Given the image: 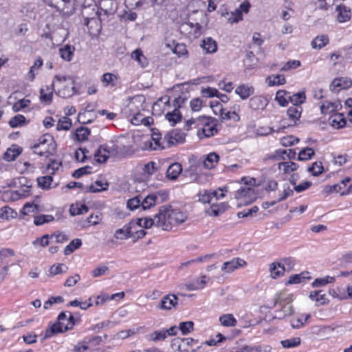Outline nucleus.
<instances>
[{"label": "nucleus", "mask_w": 352, "mask_h": 352, "mask_svg": "<svg viewBox=\"0 0 352 352\" xmlns=\"http://www.w3.org/2000/svg\"><path fill=\"white\" fill-rule=\"evenodd\" d=\"M157 217L156 226L161 228L163 230H170L173 224H181L186 219V215L177 209L172 208L169 206H163L159 212L155 214Z\"/></svg>", "instance_id": "f257e3e1"}, {"label": "nucleus", "mask_w": 352, "mask_h": 352, "mask_svg": "<svg viewBox=\"0 0 352 352\" xmlns=\"http://www.w3.org/2000/svg\"><path fill=\"white\" fill-rule=\"evenodd\" d=\"M145 97L143 95H137L133 97L131 100V102L128 104V107L131 113L133 115V118H131V123L135 125L140 124V123L142 122V120L144 119L143 116L140 113V109H143V104L145 102Z\"/></svg>", "instance_id": "f03ea898"}, {"label": "nucleus", "mask_w": 352, "mask_h": 352, "mask_svg": "<svg viewBox=\"0 0 352 352\" xmlns=\"http://www.w3.org/2000/svg\"><path fill=\"white\" fill-rule=\"evenodd\" d=\"M42 146L40 151H35L34 152L41 156H49L52 155L53 152L56 150V144L53 138L49 134H45L38 139V143L33 146V148H37Z\"/></svg>", "instance_id": "7ed1b4c3"}, {"label": "nucleus", "mask_w": 352, "mask_h": 352, "mask_svg": "<svg viewBox=\"0 0 352 352\" xmlns=\"http://www.w3.org/2000/svg\"><path fill=\"white\" fill-rule=\"evenodd\" d=\"M55 78L60 84H63L69 81L68 85H63V88L58 90V94L63 98H69L74 94L76 92L74 87V80L72 76H55Z\"/></svg>", "instance_id": "20e7f679"}, {"label": "nucleus", "mask_w": 352, "mask_h": 352, "mask_svg": "<svg viewBox=\"0 0 352 352\" xmlns=\"http://www.w3.org/2000/svg\"><path fill=\"white\" fill-rule=\"evenodd\" d=\"M201 120L200 126H203L202 132L205 137L210 138L217 133V119L210 116H203L201 117Z\"/></svg>", "instance_id": "39448f33"}, {"label": "nucleus", "mask_w": 352, "mask_h": 352, "mask_svg": "<svg viewBox=\"0 0 352 352\" xmlns=\"http://www.w3.org/2000/svg\"><path fill=\"white\" fill-rule=\"evenodd\" d=\"M120 152V149L118 144L113 142L100 145L96 151V156L98 153H103V159L99 161H107L111 157L117 156Z\"/></svg>", "instance_id": "423d86ee"}, {"label": "nucleus", "mask_w": 352, "mask_h": 352, "mask_svg": "<svg viewBox=\"0 0 352 352\" xmlns=\"http://www.w3.org/2000/svg\"><path fill=\"white\" fill-rule=\"evenodd\" d=\"M201 25L198 23L184 22L180 25V32L191 41L200 35Z\"/></svg>", "instance_id": "0eeeda50"}, {"label": "nucleus", "mask_w": 352, "mask_h": 352, "mask_svg": "<svg viewBox=\"0 0 352 352\" xmlns=\"http://www.w3.org/2000/svg\"><path fill=\"white\" fill-rule=\"evenodd\" d=\"M165 140L167 148H169L176 144L183 143L185 141V135L183 133L174 129L165 135Z\"/></svg>", "instance_id": "6e6552de"}, {"label": "nucleus", "mask_w": 352, "mask_h": 352, "mask_svg": "<svg viewBox=\"0 0 352 352\" xmlns=\"http://www.w3.org/2000/svg\"><path fill=\"white\" fill-rule=\"evenodd\" d=\"M102 18L94 19L87 21H82L84 26L87 28L88 33L91 36H96L102 28Z\"/></svg>", "instance_id": "1a4fd4ad"}, {"label": "nucleus", "mask_w": 352, "mask_h": 352, "mask_svg": "<svg viewBox=\"0 0 352 352\" xmlns=\"http://www.w3.org/2000/svg\"><path fill=\"white\" fill-rule=\"evenodd\" d=\"M247 263L242 258H234L231 261L225 262L221 270L226 273H232L239 267H243L246 265Z\"/></svg>", "instance_id": "9d476101"}, {"label": "nucleus", "mask_w": 352, "mask_h": 352, "mask_svg": "<svg viewBox=\"0 0 352 352\" xmlns=\"http://www.w3.org/2000/svg\"><path fill=\"white\" fill-rule=\"evenodd\" d=\"M134 226L135 221L132 220L123 228L116 230L115 232V237L118 239L123 240L134 236L132 232V229Z\"/></svg>", "instance_id": "9b49d317"}, {"label": "nucleus", "mask_w": 352, "mask_h": 352, "mask_svg": "<svg viewBox=\"0 0 352 352\" xmlns=\"http://www.w3.org/2000/svg\"><path fill=\"white\" fill-rule=\"evenodd\" d=\"M266 98L261 96H254L249 100V107L254 111L263 110L267 105Z\"/></svg>", "instance_id": "f8f14e48"}, {"label": "nucleus", "mask_w": 352, "mask_h": 352, "mask_svg": "<svg viewBox=\"0 0 352 352\" xmlns=\"http://www.w3.org/2000/svg\"><path fill=\"white\" fill-rule=\"evenodd\" d=\"M178 298L175 295L168 294L162 298L158 307L164 310H170L177 305Z\"/></svg>", "instance_id": "ddd939ff"}, {"label": "nucleus", "mask_w": 352, "mask_h": 352, "mask_svg": "<svg viewBox=\"0 0 352 352\" xmlns=\"http://www.w3.org/2000/svg\"><path fill=\"white\" fill-rule=\"evenodd\" d=\"M336 11L338 12L337 20L339 23H344L350 20L351 16V9L344 4L336 6Z\"/></svg>", "instance_id": "4468645a"}, {"label": "nucleus", "mask_w": 352, "mask_h": 352, "mask_svg": "<svg viewBox=\"0 0 352 352\" xmlns=\"http://www.w3.org/2000/svg\"><path fill=\"white\" fill-rule=\"evenodd\" d=\"M161 133L153 131L151 136V140L149 142L150 148L153 150L164 149L167 148L165 138L162 142H161Z\"/></svg>", "instance_id": "2eb2a0df"}, {"label": "nucleus", "mask_w": 352, "mask_h": 352, "mask_svg": "<svg viewBox=\"0 0 352 352\" xmlns=\"http://www.w3.org/2000/svg\"><path fill=\"white\" fill-rule=\"evenodd\" d=\"M235 93L239 95L242 100H245L254 93V88L247 84H242L236 88Z\"/></svg>", "instance_id": "dca6fc26"}, {"label": "nucleus", "mask_w": 352, "mask_h": 352, "mask_svg": "<svg viewBox=\"0 0 352 352\" xmlns=\"http://www.w3.org/2000/svg\"><path fill=\"white\" fill-rule=\"evenodd\" d=\"M352 85L351 80H345L343 78H336L330 85V89L333 92H338L341 89L349 87Z\"/></svg>", "instance_id": "f3484780"}, {"label": "nucleus", "mask_w": 352, "mask_h": 352, "mask_svg": "<svg viewBox=\"0 0 352 352\" xmlns=\"http://www.w3.org/2000/svg\"><path fill=\"white\" fill-rule=\"evenodd\" d=\"M207 283L206 276H202L200 278L195 279L190 283L185 285L186 289L188 291H195L203 289Z\"/></svg>", "instance_id": "a211bd4d"}, {"label": "nucleus", "mask_w": 352, "mask_h": 352, "mask_svg": "<svg viewBox=\"0 0 352 352\" xmlns=\"http://www.w3.org/2000/svg\"><path fill=\"white\" fill-rule=\"evenodd\" d=\"M100 8L104 11V14H112L115 12L117 6L114 0H102L100 2Z\"/></svg>", "instance_id": "6ab92c4d"}, {"label": "nucleus", "mask_w": 352, "mask_h": 352, "mask_svg": "<svg viewBox=\"0 0 352 352\" xmlns=\"http://www.w3.org/2000/svg\"><path fill=\"white\" fill-rule=\"evenodd\" d=\"M54 85L51 87L46 86L45 89L41 88L40 89V100L41 102L45 104H50L52 100Z\"/></svg>", "instance_id": "aec40b11"}, {"label": "nucleus", "mask_w": 352, "mask_h": 352, "mask_svg": "<svg viewBox=\"0 0 352 352\" xmlns=\"http://www.w3.org/2000/svg\"><path fill=\"white\" fill-rule=\"evenodd\" d=\"M219 160V156L214 152L210 153L202 162L203 166L206 169L214 168Z\"/></svg>", "instance_id": "412c9836"}, {"label": "nucleus", "mask_w": 352, "mask_h": 352, "mask_svg": "<svg viewBox=\"0 0 352 352\" xmlns=\"http://www.w3.org/2000/svg\"><path fill=\"white\" fill-rule=\"evenodd\" d=\"M82 14L83 16L82 21L101 18V12H99L98 8H85L82 10Z\"/></svg>", "instance_id": "4be33fe9"}, {"label": "nucleus", "mask_w": 352, "mask_h": 352, "mask_svg": "<svg viewBox=\"0 0 352 352\" xmlns=\"http://www.w3.org/2000/svg\"><path fill=\"white\" fill-rule=\"evenodd\" d=\"M182 171V165L179 163L175 162L168 166L166 170V175L169 179L175 180L177 178Z\"/></svg>", "instance_id": "5701e85b"}, {"label": "nucleus", "mask_w": 352, "mask_h": 352, "mask_svg": "<svg viewBox=\"0 0 352 352\" xmlns=\"http://www.w3.org/2000/svg\"><path fill=\"white\" fill-rule=\"evenodd\" d=\"M22 148L13 145L11 148H8L4 154V160L8 162L15 160V159L21 154Z\"/></svg>", "instance_id": "b1692460"}, {"label": "nucleus", "mask_w": 352, "mask_h": 352, "mask_svg": "<svg viewBox=\"0 0 352 352\" xmlns=\"http://www.w3.org/2000/svg\"><path fill=\"white\" fill-rule=\"evenodd\" d=\"M157 220V217H154V219L151 217H144V218H139L136 220H133L135 221V226H138L141 228H144L146 229L151 228L153 225L156 226V221Z\"/></svg>", "instance_id": "393cba45"}, {"label": "nucleus", "mask_w": 352, "mask_h": 352, "mask_svg": "<svg viewBox=\"0 0 352 352\" xmlns=\"http://www.w3.org/2000/svg\"><path fill=\"white\" fill-rule=\"evenodd\" d=\"M270 275L272 278L283 276L285 272V267L279 263H272L270 265Z\"/></svg>", "instance_id": "a878e982"}, {"label": "nucleus", "mask_w": 352, "mask_h": 352, "mask_svg": "<svg viewBox=\"0 0 352 352\" xmlns=\"http://www.w3.org/2000/svg\"><path fill=\"white\" fill-rule=\"evenodd\" d=\"M75 47L74 45H64V47L59 49L60 57L67 61H70L72 59Z\"/></svg>", "instance_id": "bb28decb"}, {"label": "nucleus", "mask_w": 352, "mask_h": 352, "mask_svg": "<svg viewBox=\"0 0 352 352\" xmlns=\"http://www.w3.org/2000/svg\"><path fill=\"white\" fill-rule=\"evenodd\" d=\"M65 332L64 328L63 326H61L58 322L54 323L52 326H50L45 333V335L43 338V340H45L47 338H49L54 335L58 333H63Z\"/></svg>", "instance_id": "cd10ccee"}, {"label": "nucleus", "mask_w": 352, "mask_h": 352, "mask_svg": "<svg viewBox=\"0 0 352 352\" xmlns=\"http://www.w3.org/2000/svg\"><path fill=\"white\" fill-rule=\"evenodd\" d=\"M109 186V184L107 182H102V181H96L95 184H91L89 186H87L85 191V192H98L102 190H104L107 189Z\"/></svg>", "instance_id": "c85d7f7f"}, {"label": "nucleus", "mask_w": 352, "mask_h": 352, "mask_svg": "<svg viewBox=\"0 0 352 352\" xmlns=\"http://www.w3.org/2000/svg\"><path fill=\"white\" fill-rule=\"evenodd\" d=\"M294 312L293 307L290 304H286L283 306L281 309L276 311L275 318L283 319L287 316L292 315Z\"/></svg>", "instance_id": "c756f323"}, {"label": "nucleus", "mask_w": 352, "mask_h": 352, "mask_svg": "<svg viewBox=\"0 0 352 352\" xmlns=\"http://www.w3.org/2000/svg\"><path fill=\"white\" fill-rule=\"evenodd\" d=\"M165 117L170 124L174 126L181 120L182 114L179 110L177 108H175L173 111L168 112Z\"/></svg>", "instance_id": "7c9ffc66"}, {"label": "nucleus", "mask_w": 352, "mask_h": 352, "mask_svg": "<svg viewBox=\"0 0 352 352\" xmlns=\"http://www.w3.org/2000/svg\"><path fill=\"white\" fill-rule=\"evenodd\" d=\"M301 113L302 107L300 106H292L287 111V116L294 123L299 120Z\"/></svg>", "instance_id": "2f4dec72"}, {"label": "nucleus", "mask_w": 352, "mask_h": 352, "mask_svg": "<svg viewBox=\"0 0 352 352\" xmlns=\"http://www.w3.org/2000/svg\"><path fill=\"white\" fill-rule=\"evenodd\" d=\"M278 168L284 173H289L296 170L298 168V165L293 162H280L278 164Z\"/></svg>", "instance_id": "473e14b6"}, {"label": "nucleus", "mask_w": 352, "mask_h": 352, "mask_svg": "<svg viewBox=\"0 0 352 352\" xmlns=\"http://www.w3.org/2000/svg\"><path fill=\"white\" fill-rule=\"evenodd\" d=\"M289 97H290L289 93L284 90H279L276 92L275 99L280 106L285 107L288 104Z\"/></svg>", "instance_id": "72a5a7b5"}, {"label": "nucleus", "mask_w": 352, "mask_h": 352, "mask_svg": "<svg viewBox=\"0 0 352 352\" xmlns=\"http://www.w3.org/2000/svg\"><path fill=\"white\" fill-rule=\"evenodd\" d=\"M157 195L155 194H151L147 195L144 199H141V206L143 210L149 209L152 206L155 205L157 200Z\"/></svg>", "instance_id": "f704fd0d"}, {"label": "nucleus", "mask_w": 352, "mask_h": 352, "mask_svg": "<svg viewBox=\"0 0 352 352\" xmlns=\"http://www.w3.org/2000/svg\"><path fill=\"white\" fill-rule=\"evenodd\" d=\"M219 322L224 327H235L237 322L232 314L222 315L219 318Z\"/></svg>", "instance_id": "c9c22d12"}, {"label": "nucleus", "mask_w": 352, "mask_h": 352, "mask_svg": "<svg viewBox=\"0 0 352 352\" xmlns=\"http://www.w3.org/2000/svg\"><path fill=\"white\" fill-rule=\"evenodd\" d=\"M217 194V190H214V191L211 192V191L205 190L203 192H200L199 194L198 195L199 201L204 204L210 203L212 198H214V196H216Z\"/></svg>", "instance_id": "e433bc0d"}, {"label": "nucleus", "mask_w": 352, "mask_h": 352, "mask_svg": "<svg viewBox=\"0 0 352 352\" xmlns=\"http://www.w3.org/2000/svg\"><path fill=\"white\" fill-rule=\"evenodd\" d=\"M266 82L269 86L280 85L285 83L286 80L283 75L271 76L267 78Z\"/></svg>", "instance_id": "4c0bfd02"}, {"label": "nucleus", "mask_w": 352, "mask_h": 352, "mask_svg": "<svg viewBox=\"0 0 352 352\" xmlns=\"http://www.w3.org/2000/svg\"><path fill=\"white\" fill-rule=\"evenodd\" d=\"M131 56L133 58L136 60L142 67L147 66L148 61L146 57L143 55L141 50L137 49L134 50L131 54Z\"/></svg>", "instance_id": "58836bf2"}, {"label": "nucleus", "mask_w": 352, "mask_h": 352, "mask_svg": "<svg viewBox=\"0 0 352 352\" xmlns=\"http://www.w3.org/2000/svg\"><path fill=\"white\" fill-rule=\"evenodd\" d=\"M289 101L292 103V106H300L306 99L305 94L304 92H298L290 95Z\"/></svg>", "instance_id": "ea45409f"}, {"label": "nucleus", "mask_w": 352, "mask_h": 352, "mask_svg": "<svg viewBox=\"0 0 352 352\" xmlns=\"http://www.w3.org/2000/svg\"><path fill=\"white\" fill-rule=\"evenodd\" d=\"M52 180L53 179L51 175H47L38 177L37 183L38 186L41 188L48 190L51 188Z\"/></svg>", "instance_id": "a19ab883"}, {"label": "nucleus", "mask_w": 352, "mask_h": 352, "mask_svg": "<svg viewBox=\"0 0 352 352\" xmlns=\"http://www.w3.org/2000/svg\"><path fill=\"white\" fill-rule=\"evenodd\" d=\"M252 197L255 198L254 190L250 187H242L241 188L236 194V197L241 199L242 197Z\"/></svg>", "instance_id": "79ce46f5"}, {"label": "nucleus", "mask_w": 352, "mask_h": 352, "mask_svg": "<svg viewBox=\"0 0 352 352\" xmlns=\"http://www.w3.org/2000/svg\"><path fill=\"white\" fill-rule=\"evenodd\" d=\"M72 126V120L70 118L64 116L60 118L56 125L58 131L65 130L68 131Z\"/></svg>", "instance_id": "37998d69"}, {"label": "nucleus", "mask_w": 352, "mask_h": 352, "mask_svg": "<svg viewBox=\"0 0 352 352\" xmlns=\"http://www.w3.org/2000/svg\"><path fill=\"white\" fill-rule=\"evenodd\" d=\"M54 220V217L51 214H39L34 217V223L36 226H41Z\"/></svg>", "instance_id": "c03bdc74"}, {"label": "nucleus", "mask_w": 352, "mask_h": 352, "mask_svg": "<svg viewBox=\"0 0 352 352\" xmlns=\"http://www.w3.org/2000/svg\"><path fill=\"white\" fill-rule=\"evenodd\" d=\"M82 241L79 239L72 240L69 245H67L64 250L65 255H69L74 252L76 249L80 247Z\"/></svg>", "instance_id": "a18cd8bd"}, {"label": "nucleus", "mask_w": 352, "mask_h": 352, "mask_svg": "<svg viewBox=\"0 0 352 352\" xmlns=\"http://www.w3.org/2000/svg\"><path fill=\"white\" fill-rule=\"evenodd\" d=\"M315 155V152L312 148L306 147L299 152L298 160L305 161L310 160Z\"/></svg>", "instance_id": "49530a36"}, {"label": "nucleus", "mask_w": 352, "mask_h": 352, "mask_svg": "<svg viewBox=\"0 0 352 352\" xmlns=\"http://www.w3.org/2000/svg\"><path fill=\"white\" fill-rule=\"evenodd\" d=\"M26 119L25 116L23 115L18 114L14 117H12L9 120V125L12 128H16L20 126L23 125L25 123Z\"/></svg>", "instance_id": "de8ad7c7"}, {"label": "nucleus", "mask_w": 352, "mask_h": 352, "mask_svg": "<svg viewBox=\"0 0 352 352\" xmlns=\"http://www.w3.org/2000/svg\"><path fill=\"white\" fill-rule=\"evenodd\" d=\"M307 170L311 173L312 175L318 176L322 173L324 168L321 162H316L308 168Z\"/></svg>", "instance_id": "09e8293b"}, {"label": "nucleus", "mask_w": 352, "mask_h": 352, "mask_svg": "<svg viewBox=\"0 0 352 352\" xmlns=\"http://www.w3.org/2000/svg\"><path fill=\"white\" fill-rule=\"evenodd\" d=\"M301 340L299 337H294L291 339H287L281 341V344L284 348L296 347L300 344Z\"/></svg>", "instance_id": "8fccbe9b"}, {"label": "nucleus", "mask_w": 352, "mask_h": 352, "mask_svg": "<svg viewBox=\"0 0 352 352\" xmlns=\"http://www.w3.org/2000/svg\"><path fill=\"white\" fill-rule=\"evenodd\" d=\"M228 21L231 23H236L242 20V13L240 9L236 8L234 12L226 13Z\"/></svg>", "instance_id": "3c124183"}, {"label": "nucleus", "mask_w": 352, "mask_h": 352, "mask_svg": "<svg viewBox=\"0 0 352 352\" xmlns=\"http://www.w3.org/2000/svg\"><path fill=\"white\" fill-rule=\"evenodd\" d=\"M90 134V131L86 127L81 126L76 130V137L78 141H85Z\"/></svg>", "instance_id": "603ef678"}, {"label": "nucleus", "mask_w": 352, "mask_h": 352, "mask_svg": "<svg viewBox=\"0 0 352 352\" xmlns=\"http://www.w3.org/2000/svg\"><path fill=\"white\" fill-rule=\"evenodd\" d=\"M39 206L37 204L26 203L23 207L21 213L23 215H28L30 212H36L38 210Z\"/></svg>", "instance_id": "864d4df0"}, {"label": "nucleus", "mask_w": 352, "mask_h": 352, "mask_svg": "<svg viewBox=\"0 0 352 352\" xmlns=\"http://www.w3.org/2000/svg\"><path fill=\"white\" fill-rule=\"evenodd\" d=\"M285 129V126L278 128L277 130H274L273 128L269 126H261L258 128L257 133L260 135H267L269 134H271L274 131L279 132Z\"/></svg>", "instance_id": "5fc2aeb1"}, {"label": "nucleus", "mask_w": 352, "mask_h": 352, "mask_svg": "<svg viewBox=\"0 0 352 352\" xmlns=\"http://www.w3.org/2000/svg\"><path fill=\"white\" fill-rule=\"evenodd\" d=\"M194 323L192 321L182 322L179 328L184 335H186L193 330Z\"/></svg>", "instance_id": "6e6d98bb"}, {"label": "nucleus", "mask_w": 352, "mask_h": 352, "mask_svg": "<svg viewBox=\"0 0 352 352\" xmlns=\"http://www.w3.org/2000/svg\"><path fill=\"white\" fill-rule=\"evenodd\" d=\"M334 280H335L334 277H331V276H327L325 278H316L312 283V286L313 287L324 286L328 283H333Z\"/></svg>", "instance_id": "4d7b16f0"}, {"label": "nucleus", "mask_w": 352, "mask_h": 352, "mask_svg": "<svg viewBox=\"0 0 352 352\" xmlns=\"http://www.w3.org/2000/svg\"><path fill=\"white\" fill-rule=\"evenodd\" d=\"M165 330L155 331L150 334L151 340L154 342L162 341L166 338Z\"/></svg>", "instance_id": "13d9d810"}, {"label": "nucleus", "mask_w": 352, "mask_h": 352, "mask_svg": "<svg viewBox=\"0 0 352 352\" xmlns=\"http://www.w3.org/2000/svg\"><path fill=\"white\" fill-rule=\"evenodd\" d=\"M109 269L108 267L105 265H101L96 268H95L93 271H91V274L93 277L96 278L99 277L109 273Z\"/></svg>", "instance_id": "bf43d9fd"}, {"label": "nucleus", "mask_w": 352, "mask_h": 352, "mask_svg": "<svg viewBox=\"0 0 352 352\" xmlns=\"http://www.w3.org/2000/svg\"><path fill=\"white\" fill-rule=\"evenodd\" d=\"M92 169L91 166H85L84 167L80 168L74 171L72 173V177L74 178H80L84 175H87L91 173Z\"/></svg>", "instance_id": "052dcab7"}, {"label": "nucleus", "mask_w": 352, "mask_h": 352, "mask_svg": "<svg viewBox=\"0 0 352 352\" xmlns=\"http://www.w3.org/2000/svg\"><path fill=\"white\" fill-rule=\"evenodd\" d=\"M30 104V100L23 98L15 102L12 106V109L14 112H18L23 108L28 107Z\"/></svg>", "instance_id": "680f3d73"}, {"label": "nucleus", "mask_w": 352, "mask_h": 352, "mask_svg": "<svg viewBox=\"0 0 352 352\" xmlns=\"http://www.w3.org/2000/svg\"><path fill=\"white\" fill-rule=\"evenodd\" d=\"M89 210L88 207L85 204H82L80 207L74 208L71 207L69 212L72 216L78 215L87 213Z\"/></svg>", "instance_id": "e2e57ef3"}, {"label": "nucleus", "mask_w": 352, "mask_h": 352, "mask_svg": "<svg viewBox=\"0 0 352 352\" xmlns=\"http://www.w3.org/2000/svg\"><path fill=\"white\" fill-rule=\"evenodd\" d=\"M336 107L335 106L334 103L331 102H326L321 105L320 110L322 113L328 114L334 112L336 111Z\"/></svg>", "instance_id": "0e129e2a"}, {"label": "nucleus", "mask_w": 352, "mask_h": 352, "mask_svg": "<svg viewBox=\"0 0 352 352\" xmlns=\"http://www.w3.org/2000/svg\"><path fill=\"white\" fill-rule=\"evenodd\" d=\"M63 302L64 299L62 296L51 297L44 303L43 308L47 309L55 303H61Z\"/></svg>", "instance_id": "69168bd1"}, {"label": "nucleus", "mask_w": 352, "mask_h": 352, "mask_svg": "<svg viewBox=\"0 0 352 352\" xmlns=\"http://www.w3.org/2000/svg\"><path fill=\"white\" fill-rule=\"evenodd\" d=\"M141 205V197L140 196L130 199L127 201V207L133 210L138 208Z\"/></svg>", "instance_id": "338daca9"}, {"label": "nucleus", "mask_w": 352, "mask_h": 352, "mask_svg": "<svg viewBox=\"0 0 352 352\" xmlns=\"http://www.w3.org/2000/svg\"><path fill=\"white\" fill-rule=\"evenodd\" d=\"M300 65V62L299 60H289L280 69V71H289L292 69H295L298 67Z\"/></svg>", "instance_id": "774afa93"}]
</instances>
